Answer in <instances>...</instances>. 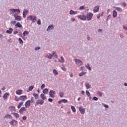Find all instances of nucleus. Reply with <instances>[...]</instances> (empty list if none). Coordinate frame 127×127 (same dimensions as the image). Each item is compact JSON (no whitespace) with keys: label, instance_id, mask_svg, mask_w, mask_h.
Segmentation results:
<instances>
[{"label":"nucleus","instance_id":"1","mask_svg":"<svg viewBox=\"0 0 127 127\" xmlns=\"http://www.w3.org/2000/svg\"><path fill=\"white\" fill-rule=\"evenodd\" d=\"M10 13L11 14H19L20 13V9H9Z\"/></svg>","mask_w":127,"mask_h":127},{"label":"nucleus","instance_id":"2","mask_svg":"<svg viewBox=\"0 0 127 127\" xmlns=\"http://www.w3.org/2000/svg\"><path fill=\"white\" fill-rule=\"evenodd\" d=\"M27 20H31L33 23H35L37 20V18H36V16H35L30 15L27 17Z\"/></svg>","mask_w":127,"mask_h":127},{"label":"nucleus","instance_id":"3","mask_svg":"<svg viewBox=\"0 0 127 127\" xmlns=\"http://www.w3.org/2000/svg\"><path fill=\"white\" fill-rule=\"evenodd\" d=\"M78 18L80 19L81 20H83V21H85L87 20V17L86 15L82 13V15H77Z\"/></svg>","mask_w":127,"mask_h":127},{"label":"nucleus","instance_id":"4","mask_svg":"<svg viewBox=\"0 0 127 127\" xmlns=\"http://www.w3.org/2000/svg\"><path fill=\"white\" fill-rule=\"evenodd\" d=\"M94 16V14L93 13L88 12L86 15V19L88 21H90V20H92V17Z\"/></svg>","mask_w":127,"mask_h":127},{"label":"nucleus","instance_id":"5","mask_svg":"<svg viewBox=\"0 0 127 127\" xmlns=\"http://www.w3.org/2000/svg\"><path fill=\"white\" fill-rule=\"evenodd\" d=\"M55 54H56V53L53 51L52 54L48 53L45 56V57L49 59H52V57H54Z\"/></svg>","mask_w":127,"mask_h":127},{"label":"nucleus","instance_id":"6","mask_svg":"<svg viewBox=\"0 0 127 127\" xmlns=\"http://www.w3.org/2000/svg\"><path fill=\"white\" fill-rule=\"evenodd\" d=\"M75 63L77 66H82V65L84 64V63H83V62L77 59H75Z\"/></svg>","mask_w":127,"mask_h":127},{"label":"nucleus","instance_id":"7","mask_svg":"<svg viewBox=\"0 0 127 127\" xmlns=\"http://www.w3.org/2000/svg\"><path fill=\"white\" fill-rule=\"evenodd\" d=\"M44 103V100L42 99H38L35 102V106H37L38 105H42Z\"/></svg>","mask_w":127,"mask_h":127},{"label":"nucleus","instance_id":"8","mask_svg":"<svg viewBox=\"0 0 127 127\" xmlns=\"http://www.w3.org/2000/svg\"><path fill=\"white\" fill-rule=\"evenodd\" d=\"M54 29V25L51 24L48 26L47 29V31L48 32H50L51 30H53Z\"/></svg>","mask_w":127,"mask_h":127},{"label":"nucleus","instance_id":"9","mask_svg":"<svg viewBox=\"0 0 127 127\" xmlns=\"http://www.w3.org/2000/svg\"><path fill=\"white\" fill-rule=\"evenodd\" d=\"M28 12H29V11L27 10V9H24L23 11V17L24 18H25L26 17V15L28 14Z\"/></svg>","mask_w":127,"mask_h":127},{"label":"nucleus","instance_id":"10","mask_svg":"<svg viewBox=\"0 0 127 127\" xmlns=\"http://www.w3.org/2000/svg\"><path fill=\"white\" fill-rule=\"evenodd\" d=\"M17 14H14V17L15 20H17V21H20L22 19V17L20 16L17 15Z\"/></svg>","mask_w":127,"mask_h":127},{"label":"nucleus","instance_id":"11","mask_svg":"<svg viewBox=\"0 0 127 127\" xmlns=\"http://www.w3.org/2000/svg\"><path fill=\"white\" fill-rule=\"evenodd\" d=\"M18 122L16 120H12L11 122H9V124L12 127H14L16 125H17Z\"/></svg>","mask_w":127,"mask_h":127},{"label":"nucleus","instance_id":"12","mask_svg":"<svg viewBox=\"0 0 127 127\" xmlns=\"http://www.w3.org/2000/svg\"><path fill=\"white\" fill-rule=\"evenodd\" d=\"M78 110L81 115H84L85 114V108H84V107L82 106H80L78 108Z\"/></svg>","mask_w":127,"mask_h":127},{"label":"nucleus","instance_id":"13","mask_svg":"<svg viewBox=\"0 0 127 127\" xmlns=\"http://www.w3.org/2000/svg\"><path fill=\"white\" fill-rule=\"evenodd\" d=\"M100 9V6L97 5L95 7H94L93 11L94 13H96L99 11V10Z\"/></svg>","mask_w":127,"mask_h":127},{"label":"nucleus","instance_id":"14","mask_svg":"<svg viewBox=\"0 0 127 127\" xmlns=\"http://www.w3.org/2000/svg\"><path fill=\"white\" fill-rule=\"evenodd\" d=\"M55 94V91L54 90H50L49 92V95L51 98H55L54 94Z\"/></svg>","mask_w":127,"mask_h":127},{"label":"nucleus","instance_id":"15","mask_svg":"<svg viewBox=\"0 0 127 127\" xmlns=\"http://www.w3.org/2000/svg\"><path fill=\"white\" fill-rule=\"evenodd\" d=\"M77 13H78V11H74L72 9L69 11V14H70V15H75L77 14Z\"/></svg>","mask_w":127,"mask_h":127},{"label":"nucleus","instance_id":"16","mask_svg":"<svg viewBox=\"0 0 127 127\" xmlns=\"http://www.w3.org/2000/svg\"><path fill=\"white\" fill-rule=\"evenodd\" d=\"M27 96H26V95L20 96V100L21 101H23V102H24L25 100H27Z\"/></svg>","mask_w":127,"mask_h":127},{"label":"nucleus","instance_id":"17","mask_svg":"<svg viewBox=\"0 0 127 127\" xmlns=\"http://www.w3.org/2000/svg\"><path fill=\"white\" fill-rule=\"evenodd\" d=\"M7 97H9V93L8 92H6L3 96V100H6L7 99Z\"/></svg>","mask_w":127,"mask_h":127},{"label":"nucleus","instance_id":"18","mask_svg":"<svg viewBox=\"0 0 127 127\" xmlns=\"http://www.w3.org/2000/svg\"><path fill=\"white\" fill-rule=\"evenodd\" d=\"M25 108H28V107H30V100H27L25 104Z\"/></svg>","mask_w":127,"mask_h":127},{"label":"nucleus","instance_id":"19","mask_svg":"<svg viewBox=\"0 0 127 127\" xmlns=\"http://www.w3.org/2000/svg\"><path fill=\"white\" fill-rule=\"evenodd\" d=\"M21 27H22V25L20 24V22H17L15 25V28H20Z\"/></svg>","mask_w":127,"mask_h":127},{"label":"nucleus","instance_id":"20","mask_svg":"<svg viewBox=\"0 0 127 127\" xmlns=\"http://www.w3.org/2000/svg\"><path fill=\"white\" fill-rule=\"evenodd\" d=\"M12 31H13V29H12V28H9V29L7 30L6 31V32L8 34H11V33H12Z\"/></svg>","mask_w":127,"mask_h":127},{"label":"nucleus","instance_id":"21","mask_svg":"<svg viewBox=\"0 0 127 127\" xmlns=\"http://www.w3.org/2000/svg\"><path fill=\"white\" fill-rule=\"evenodd\" d=\"M9 110L10 111V112H16V109H15V107L13 106H10L9 108Z\"/></svg>","mask_w":127,"mask_h":127},{"label":"nucleus","instance_id":"22","mask_svg":"<svg viewBox=\"0 0 127 127\" xmlns=\"http://www.w3.org/2000/svg\"><path fill=\"white\" fill-rule=\"evenodd\" d=\"M25 110H26V109L25 108V107H22V108L20 109V110H19V113H20V115H21V114H23V112H24V111H25Z\"/></svg>","mask_w":127,"mask_h":127},{"label":"nucleus","instance_id":"23","mask_svg":"<svg viewBox=\"0 0 127 127\" xmlns=\"http://www.w3.org/2000/svg\"><path fill=\"white\" fill-rule=\"evenodd\" d=\"M85 67L86 69H88L89 71H91V67H90V64H85Z\"/></svg>","mask_w":127,"mask_h":127},{"label":"nucleus","instance_id":"24","mask_svg":"<svg viewBox=\"0 0 127 127\" xmlns=\"http://www.w3.org/2000/svg\"><path fill=\"white\" fill-rule=\"evenodd\" d=\"M85 87L86 89H90V88L92 87V85L90 83H89V82H86L85 83Z\"/></svg>","mask_w":127,"mask_h":127},{"label":"nucleus","instance_id":"25","mask_svg":"<svg viewBox=\"0 0 127 127\" xmlns=\"http://www.w3.org/2000/svg\"><path fill=\"white\" fill-rule=\"evenodd\" d=\"M40 97L41 98V99H42V100H46V96H45V95H44V94H41L40 95Z\"/></svg>","mask_w":127,"mask_h":127},{"label":"nucleus","instance_id":"26","mask_svg":"<svg viewBox=\"0 0 127 127\" xmlns=\"http://www.w3.org/2000/svg\"><path fill=\"white\" fill-rule=\"evenodd\" d=\"M12 115H14V117H15L16 119H18L19 118V114L15 113H12Z\"/></svg>","mask_w":127,"mask_h":127},{"label":"nucleus","instance_id":"27","mask_svg":"<svg viewBox=\"0 0 127 127\" xmlns=\"http://www.w3.org/2000/svg\"><path fill=\"white\" fill-rule=\"evenodd\" d=\"M23 91L22 90L20 89V90H18L16 91V94L17 95H21Z\"/></svg>","mask_w":127,"mask_h":127},{"label":"nucleus","instance_id":"28","mask_svg":"<svg viewBox=\"0 0 127 127\" xmlns=\"http://www.w3.org/2000/svg\"><path fill=\"white\" fill-rule=\"evenodd\" d=\"M117 16H118V12H117V11L114 10L113 11V17L116 18L117 17Z\"/></svg>","mask_w":127,"mask_h":127},{"label":"nucleus","instance_id":"29","mask_svg":"<svg viewBox=\"0 0 127 127\" xmlns=\"http://www.w3.org/2000/svg\"><path fill=\"white\" fill-rule=\"evenodd\" d=\"M28 34H29V32H28V31H25L23 33V36L24 37L26 36V35H28Z\"/></svg>","mask_w":127,"mask_h":127},{"label":"nucleus","instance_id":"30","mask_svg":"<svg viewBox=\"0 0 127 127\" xmlns=\"http://www.w3.org/2000/svg\"><path fill=\"white\" fill-rule=\"evenodd\" d=\"M61 60H59V62H60V63H64V58H63V57L61 56Z\"/></svg>","mask_w":127,"mask_h":127},{"label":"nucleus","instance_id":"31","mask_svg":"<svg viewBox=\"0 0 127 127\" xmlns=\"http://www.w3.org/2000/svg\"><path fill=\"white\" fill-rule=\"evenodd\" d=\"M5 119H12L11 115L8 114L4 116Z\"/></svg>","mask_w":127,"mask_h":127},{"label":"nucleus","instance_id":"32","mask_svg":"<svg viewBox=\"0 0 127 127\" xmlns=\"http://www.w3.org/2000/svg\"><path fill=\"white\" fill-rule=\"evenodd\" d=\"M116 10H118V11H120L121 12H122V11H123V9H122V8L121 7H114Z\"/></svg>","mask_w":127,"mask_h":127},{"label":"nucleus","instance_id":"33","mask_svg":"<svg viewBox=\"0 0 127 127\" xmlns=\"http://www.w3.org/2000/svg\"><path fill=\"white\" fill-rule=\"evenodd\" d=\"M84 75H86V72L82 71L79 74V77H82V76H84Z\"/></svg>","mask_w":127,"mask_h":127},{"label":"nucleus","instance_id":"34","mask_svg":"<svg viewBox=\"0 0 127 127\" xmlns=\"http://www.w3.org/2000/svg\"><path fill=\"white\" fill-rule=\"evenodd\" d=\"M33 97H34L35 99L36 100L37 99H38V97H39V95L36 93H34L33 94Z\"/></svg>","mask_w":127,"mask_h":127},{"label":"nucleus","instance_id":"35","mask_svg":"<svg viewBox=\"0 0 127 127\" xmlns=\"http://www.w3.org/2000/svg\"><path fill=\"white\" fill-rule=\"evenodd\" d=\"M18 40H19V44H21V45H22V44H23V41L22 40V39H21V38H19Z\"/></svg>","mask_w":127,"mask_h":127},{"label":"nucleus","instance_id":"36","mask_svg":"<svg viewBox=\"0 0 127 127\" xmlns=\"http://www.w3.org/2000/svg\"><path fill=\"white\" fill-rule=\"evenodd\" d=\"M53 73L54 75H55V76H57V75L58 74V71H57V70H56V69H54Z\"/></svg>","mask_w":127,"mask_h":127},{"label":"nucleus","instance_id":"37","mask_svg":"<svg viewBox=\"0 0 127 127\" xmlns=\"http://www.w3.org/2000/svg\"><path fill=\"white\" fill-rule=\"evenodd\" d=\"M48 89L47 88H45V89H44V90L43 91V93H44V94H47V93H48Z\"/></svg>","mask_w":127,"mask_h":127},{"label":"nucleus","instance_id":"38","mask_svg":"<svg viewBox=\"0 0 127 127\" xmlns=\"http://www.w3.org/2000/svg\"><path fill=\"white\" fill-rule=\"evenodd\" d=\"M71 109L72 111V112H73V113H75L76 112V108H75V107L71 106Z\"/></svg>","mask_w":127,"mask_h":127},{"label":"nucleus","instance_id":"39","mask_svg":"<svg viewBox=\"0 0 127 127\" xmlns=\"http://www.w3.org/2000/svg\"><path fill=\"white\" fill-rule=\"evenodd\" d=\"M23 105V102H20L19 105L17 106L18 109H20L21 108V106Z\"/></svg>","mask_w":127,"mask_h":127},{"label":"nucleus","instance_id":"40","mask_svg":"<svg viewBox=\"0 0 127 127\" xmlns=\"http://www.w3.org/2000/svg\"><path fill=\"white\" fill-rule=\"evenodd\" d=\"M34 88V86L32 85V86L29 87L28 89H29V91H32V90H33Z\"/></svg>","mask_w":127,"mask_h":127},{"label":"nucleus","instance_id":"41","mask_svg":"<svg viewBox=\"0 0 127 127\" xmlns=\"http://www.w3.org/2000/svg\"><path fill=\"white\" fill-rule=\"evenodd\" d=\"M86 96H88V97H91V93H90V92H89V91L86 90Z\"/></svg>","mask_w":127,"mask_h":127},{"label":"nucleus","instance_id":"42","mask_svg":"<svg viewBox=\"0 0 127 127\" xmlns=\"http://www.w3.org/2000/svg\"><path fill=\"white\" fill-rule=\"evenodd\" d=\"M85 9V6L82 5L79 7V10H84Z\"/></svg>","mask_w":127,"mask_h":127},{"label":"nucleus","instance_id":"43","mask_svg":"<svg viewBox=\"0 0 127 127\" xmlns=\"http://www.w3.org/2000/svg\"><path fill=\"white\" fill-rule=\"evenodd\" d=\"M19 100H20V97L19 98L17 96H15V101H16V102H18V101H19Z\"/></svg>","mask_w":127,"mask_h":127},{"label":"nucleus","instance_id":"44","mask_svg":"<svg viewBox=\"0 0 127 127\" xmlns=\"http://www.w3.org/2000/svg\"><path fill=\"white\" fill-rule=\"evenodd\" d=\"M64 93H63V92H60V97L62 98L64 97Z\"/></svg>","mask_w":127,"mask_h":127},{"label":"nucleus","instance_id":"45","mask_svg":"<svg viewBox=\"0 0 127 127\" xmlns=\"http://www.w3.org/2000/svg\"><path fill=\"white\" fill-rule=\"evenodd\" d=\"M123 27L124 30H126V31H127V25H123Z\"/></svg>","mask_w":127,"mask_h":127},{"label":"nucleus","instance_id":"46","mask_svg":"<svg viewBox=\"0 0 127 127\" xmlns=\"http://www.w3.org/2000/svg\"><path fill=\"white\" fill-rule=\"evenodd\" d=\"M97 95L99 96V97H102V92H101L100 91H98L97 92Z\"/></svg>","mask_w":127,"mask_h":127},{"label":"nucleus","instance_id":"47","mask_svg":"<svg viewBox=\"0 0 127 127\" xmlns=\"http://www.w3.org/2000/svg\"><path fill=\"white\" fill-rule=\"evenodd\" d=\"M92 100H93V101H98L99 99L98 98V97L94 96L93 97Z\"/></svg>","mask_w":127,"mask_h":127},{"label":"nucleus","instance_id":"48","mask_svg":"<svg viewBox=\"0 0 127 127\" xmlns=\"http://www.w3.org/2000/svg\"><path fill=\"white\" fill-rule=\"evenodd\" d=\"M63 103H64V104H66V103H68V100L66 99H62Z\"/></svg>","mask_w":127,"mask_h":127},{"label":"nucleus","instance_id":"49","mask_svg":"<svg viewBox=\"0 0 127 127\" xmlns=\"http://www.w3.org/2000/svg\"><path fill=\"white\" fill-rule=\"evenodd\" d=\"M40 49V47H36L35 48V50H36V51H37Z\"/></svg>","mask_w":127,"mask_h":127},{"label":"nucleus","instance_id":"50","mask_svg":"<svg viewBox=\"0 0 127 127\" xmlns=\"http://www.w3.org/2000/svg\"><path fill=\"white\" fill-rule=\"evenodd\" d=\"M37 24H38V25H40V24H41V20H40V19H39L37 21Z\"/></svg>","mask_w":127,"mask_h":127},{"label":"nucleus","instance_id":"51","mask_svg":"<svg viewBox=\"0 0 127 127\" xmlns=\"http://www.w3.org/2000/svg\"><path fill=\"white\" fill-rule=\"evenodd\" d=\"M30 102H31V103H34V98L31 97Z\"/></svg>","mask_w":127,"mask_h":127},{"label":"nucleus","instance_id":"52","mask_svg":"<svg viewBox=\"0 0 127 127\" xmlns=\"http://www.w3.org/2000/svg\"><path fill=\"white\" fill-rule=\"evenodd\" d=\"M41 89L43 90V89H44L45 88V84H43L42 85H41Z\"/></svg>","mask_w":127,"mask_h":127},{"label":"nucleus","instance_id":"53","mask_svg":"<svg viewBox=\"0 0 127 127\" xmlns=\"http://www.w3.org/2000/svg\"><path fill=\"white\" fill-rule=\"evenodd\" d=\"M62 70H63V71H64L65 72H66V71H67V69H66V68L65 67V66H63L62 67Z\"/></svg>","mask_w":127,"mask_h":127},{"label":"nucleus","instance_id":"54","mask_svg":"<svg viewBox=\"0 0 127 127\" xmlns=\"http://www.w3.org/2000/svg\"><path fill=\"white\" fill-rule=\"evenodd\" d=\"M96 16H97V18L99 19V18L101 17V13L97 14Z\"/></svg>","mask_w":127,"mask_h":127},{"label":"nucleus","instance_id":"55","mask_svg":"<svg viewBox=\"0 0 127 127\" xmlns=\"http://www.w3.org/2000/svg\"><path fill=\"white\" fill-rule=\"evenodd\" d=\"M111 18V14H109L108 16H107V19H106L107 21L109 20Z\"/></svg>","mask_w":127,"mask_h":127},{"label":"nucleus","instance_id":"56","mask_svg":"<svg viewBox=\"0 0 127 127\" xmlns=\"http://www.w3.org/2000/svg\"><path fill=\"white\" fill-rule=\"evenodd\" d=\"M123 5H124V7H125V6H127V3H126V2H123L122 3Z\"/></svg>","mask_w":127,"mask_h":127},{"label":"nucleus","instance_id":"57","mask_svg":"<svg viewBox=\"0 0 127 127\" xmlns=\"http://www.w3.org/2000/svg\"><path fill=\"white\" fill-rule=\"evenodd\" d=\"M104 107L105 108H106L107 109H109V105H107V104H104Z\"/></svg>","mask_w":127,"mask_h":127},{"label":"nucleus","instance_id":"58","mask_svg":"<svg viewBox=\"0 0 127 127\" xmlns=\"http://www.w3.org/2000/svg\"><path fill=\"white\" fill-rule=\"evenodd\" d=\"M27 119V118L26 117V116H24L22 118V119L24 120V121H26V119Z\"/></svg>","mask_w":127,"mask_h":127},{"label":"nucleus","instance_id":"59","mask_svg":"<svg viewBox=\"0 0 127 127\" xmlns=\"http://www.w3.org/2000/svg\"><path fill=\"white\" fill-rule=\"evenodd\" d=\"M17 33H18V31H14L13 34L15 35V34H17Z\"/></svg>","mask_w":127,"mask_h":127},{"label":"nucleus","instance_id":"60","mask_svg":"<svg viewBox=\"0 0 127 127\" xmlns=\"http://www.w3.org/2000/svg\"><path fill=\"white\" fill-rule=\"evenodd\" d=\"M98 32H100V33H102V32H103V30L99 29H98Z\"/></svg>","mask_w":127,"mask_h":127},{"label":"nucleus","instance_id":"61","mask_svg":"<svg viewBox=\"0 0 127 127\" xmlns=\"http://www.w3.org/2000/svg\"><path fill=\"white\" fill-rule=\"evenodd\" d=\"M48 101H49V102H53V99H52V98H49Z\"/></svg>","mask_w":127,"mask_h":127},{"label":"nucleus","instance_id":"62","mask_svg":"<svg viewBox=\"0 0 127 127\" xmlns=\"http://www.w3.org/2000/svg\"><path fill=\"white\" fill-rule=\"evenodd\" d=\"M14 25H15V24H16V21H13L12 22H11Z\"/></svg>","mask_w":127,"mask_h":127},{"label":"nucleus","instance_id":"63","mask_svg":"<svg viewBox=\"0 0 127 127\" xmlns=\"http://www.w3.org/2000/svg\"><path fill=\"white\" fill-rule=\"evenodd\" d=\"M19 35L20 36H21V37H22V32H19Z\"/></svg>","mask_w":127,"mask_h":127},{"label":"nucleus","instance_id":"64","mask_svg":"<svg viewBox=\"0 0 127 127\" xmlns=\"http://www.w3.org/2000/svg\"><path fill=\"white\" fill-rule=\"evenodd\" d=\"M84 68H85V66H81L80 67V71H82L83 70H84Z\"/></svg>","mask_w":127,"mask_h":127}]
</instances>
